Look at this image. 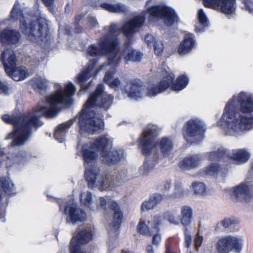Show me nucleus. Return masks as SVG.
<instances>
[{
    "instance_id": "4c0bfd02",
    "label": "nucleus",
    "mask_w": 253,
    "mask_h": 253,
    "mask_svg": "<svg viewBox=\"0 0 253 253\" xmlns=\"http://www.w3.org/2000/svg\"><path fill=\"white\" fill-rule=\"evenodd\" d=\"M198 17L199 23L202 26V28H200L199 27L196 26L195 27V31L197 33L202 32L205 31V28L209 26L208 19L204 13L203 9L199 10L198 12Z\"/></svg>"
},
{
    "instance_id": "58836bf2",
    "label": "nucleus",
    "mask_w": 253,
    "mask_h": 253,
    "mask_svg": "<svg viewBox=\"0 0 253 253\" xmlns=\"http://www.w3.org/2000/svg\"><path fill=\"white\" fill-rule=\"evenodd\" d=\"M47 83V81L44 78L41 77L34 78L32 81V85L33 88L40 92L46 88Z\"/></svg>"
},
{
    "instance_id": "f03ea898",
    "label": "nucleus",
    "mask_w": 253,
    "mask_h": 253,
    "mask_svg": "<svg viewBox=\"0 0 253 253\" xmlns=\"http://www.w3.org/2000/svg\"><path fill=\"white\" fill-rule=\"evenodd\" d=\"M120 28L118 24L112 23L109 26L104 27L103 30L106 32L98 41L97 43L90 45L86 49V57H95L90 60L87 66L76 77V82L81 85L80 92L87 89L91 83H84L92 76L95 77L103 68L95 69L98 62V57L108 55V65L112 66L105 74L104 82L108 84L112 80L117 71L116 67L121 60L119 54L120 42L116 34L120 31Z\"/></svg>"
},
{
    "instance_id": "f704fd0d",
    "label": "nucleus",
    "mask_w": 253,
    "mask_h": 253,
    "mask_svg": "<svg viewBox=\"0 0 253 253\" xmlns=\"http://www.w3.org/2000/svg\"><path fill=\"white\" fill-rule=\"evenodd\" d=\"M31 158V155L25 151H20L17 154L8 157V160L13 164L24 165Z\"/></svg>"
},
{
    "instance_id": "412c9836",
    "label": "nucleus",
    "mask_w": 253,
    "mask_h": 253,
    "mask_svg": "<svg viewBox=\"0 0 253 253\" xmlns=\"http://www.w3.org/2000/svg\"><path fill=\"white\" fill-rule=\"evenodd\" d=\"M201 159L199 154L190 155L179 163L178 167L182 170H190L197 168L200 165Z\"/></svg>"
},
{
    "instance_id": "49530a36",
    "label": "nucleus",
    "mask_w": 253,
    "mask_h": 253,
    "mask_svg": "<svg viewBox=\"0 0 253 253\" xmlns=\"http://www.w3.org/2000/svg\"><path fill=\"white\" fill-rule=\"evenodd\" d=\"M165 217L168 219L169 222L174 225H178V216L175 212H168L165 214Z\"/></svg>"
},
{
    "instance_id": "2f4dec72",
    "label": "nucleus",
    "mask_w": 253,
    "mask_h": 253,
    "mask_svg": "<svg viewBox=\"0 0 253 253\" xmlns=\"http://www.w3.org/2000/svg\"><path fill=\"white\" fill-rule=\"evenodd\" d=\"M100 6L103 9L112 13H124L127 10V6L122 3L110 4L107 2L102 3Z\"/></svg>"
},
{
    "instance_id": "423d86ee",
    "label": "nucleus",
    "mask_w": 253,
    "mask_h": 253,
    "mask_svg": "<svg viewBox=\"0 0 253 253\" xmlns=\"http://www.w3.org/2000/svg\"><path fill=\"white\" fill-rule=\"evenodd\" d=\"M159 132L157 126L149 124L140 137L139 146L143 154L146 156L143 165L139 169L142 175H147L158 163L159 160L169 156L173 149L172 140L168 137H164L155 142Z\"/></svg>"
},
{
    "instance_id": "79ce46f5",
    "label": "nucleus",
    "mask_w": 253,
    "mask_h": 253,
    "mask_svg": "<svg viewBox=\"0 0 253 253\" xmlns=\"http://www.w3.org/2000/svg\"><path fill=\"white\" fill-rule=\"evenodd\" d=\"M153 45L155 55L157 56H162L164 49V45L163 42L159 39L157 40H155Z\"/></svg>"
},
{
    "instance_id": "c03bdc74",
    "label": "nucleus",
    "mask_w": 253,
    "mask_h": 253,
    "mask_svg": "<svg viewBox=\"0 0 253 253\" xmlns=\"http://www.w3.org/2000/svg\"><path fill=\"white\" fill-rule=\"evenodd\" d=\"M107 199L103 197H99L97 200L94 202V205L96 207L94 209V211L103 210L104 211L107 210Z\"/></svg>"
},
{
    "instance_id": "4be33fe9",
    "label": "nucleus",
    "mask_w": 253,
    "mask_h": 253,
    "mask_svg": "<svg viewBox=\"0 0 253 253\" xmlns=\"http://www.w3.org/2000/svg\"><path fill=\"white\" fill-rule=\"evenodd\" d=\"M170 74L172 75L174 79L175 76L173 74L170 72L169 71H167L164 70L162 71V75L163 76L162 79L167 76V74ZM174 79L172 80L169 86L167 88H168L171 85V89L172 90L175 91H179L183 89L188 85L189 83L188 78L185 75H182L178 77L174 82H173Z\"/></svg>"
},
{
    "instance_id": "2eb2a0df",
    "label": "nucleus",
    "mask_w": 253,
    "mask_h": 253,
    "mask_svg": "<svg viewBox=\"0 0 253 253\" xmlns=\"http://www.w3.org/2000/svg\"><path fill=\"white\" fill-rule=\"evenodd\" d=\"M64 213L67 215V222H71L73 224L78 222H83L86 219L85 211L78 208L76 203L73 201H69L64 209Z\"/></svg>"
},
{
    "instance_id": "4d7b16f0",
    "label": "nucleus",
    "mask_w": 253,
    "mask_h": 253,
    "mask_svg": "<svg viewBox=\"0 0 253 253\" xmlns=\"http://www.w3.org/2000/svg\"><path fill=\"white\" fill-rule=\"evenodd\" d=\"M161 241V236L160 234H156L153 236L152 243L154 245L157 246Z\"/></svg>"
},
{
    "instance_id": "cd10ccee",
    "label": "nucleus",
    "mask_w": 253,
    "mask_h": 253,
    "mask_svg": "<svg viewBox=\"0 0 253 253\" xmlns=\"http://www.w3.org/2000/svg\"><path fill=\"white\" fill-rule=\"evenodd\" d=\"M76 119H71L59 125L55 129L54 134L55 139L60 143L65 140V136L70 127L74 124Z\"/></svg>"
},
{
    "instance_id": "9d476101",
    "label": "nucleus",
    "mask_w": 253,
    "mask_h": 253,
    "mask_svg": "<svg viewBox=\"0 0 253 253\" xmlns=\"http://www.w3.org/2000/svg\"><path fill=\"white\" fill-rule=\"evenodd\" d=\"M147 12L149 14V20L152 23L163 20L167 26H169L178 21L174 10L165 5L151 6L147 8Z\"/></svg>"
},
{
    "instance_id": "864d4df0",
    "label": "nucleus",
    "mask_w": 253,
    "mask_h": 253,
    "mask_svg": "<svg viewBox=\"0 0 253 253\" xmlns=\"http://www.w3.org/2000/svg\"><path fill=\"white\" fill-rule=\"evenodd\" d=\"M121 84V80L117 78L113 79L109 84H108L111 88H114L116 90L120 86Z\"/></svg>"
},
{
    "instance_id": "6e6d98bb",
    "label": "nucleus",
    "mask_w": 253,
    "mask_h": 253,
    "mask_svg": "<svg viewBox=\"0 0 253 253\" xmlns=\"http://www.w3.org/2000/svg\"><path fill=\"white\" fill-rule=\"evenodd\" d=\"M171 186V181L170 180H167L163 183V187L161 191L163 192H166L169 190Z\"/></svg>"
},
{
    "instance_id": "7ed1b4c3",
    "label": "nucleus",
    "mask_w": 253,
    "mask_h": 253,
    "mask_svg": "<svg viewBox=\"0 0 253 253\" xmlns=\"http://www.w3.org/2000/svg\"><path fill=\"white\" fill-rule=\"evenodd\" d=\"M253 94L241 91L226 103L217 122L225 134L238 137L253 129Z\"/></svg>"
},
{
    "instance_id": "7c9ffc66",
    "label": "nucleus",
    "mask_w": 253,
    "mask_h": 253,
    "mask_svg": "<svg viewBox=\"0 0 253 253\" xmlns=\"http://www.w3.org/2000/svg\"><path fill=\"white\" fill-rule=\"evenodd\" d=\"M6 74L15 81H20L25 80L29 76L27 69L24 67L12 68L9 73Z\"/></svg>"
},
{
    "instance_id": "bf43d9fd",
    "label": "nucleus",
    "mask_w": 253,
    "mask_h": 253,
    "mask_svg": "<svg viewBox=\"0 0 253 253\" xmlns=\"http://www.w3.org/2000/svg\"><path fill=\"white\" fill-rule=\"evenodd\" d=\"M8 87L5 85L1 81H0V90L3 93L7 94L8 93Z\"/></svg>"
},
{
    "instance_id": "a19ab883",
    "label": "nucleus",
    "mask_w": 253,
    "mask_h": 253,
    "mask_svg": "<svg viewBox=\"0 0 253 253\" xmlns=\"http://www.w3.org/2000/svg\"><path fill=\"white\" fill-rule=\"evenodd\" d=\"M220 166L218 163H212L205 169V174L211 176L215 175L220 169Z\"/></svg>"
},
{
    "instance_id": "8fccbe9b",
    "label": "nucleus",
    "mask_w": 253,
    "mask_h": 253,
    "mask_svg": "<svg viewBox=\"0 0 253 253\" xmlns=\"http://www.w3.org/2000/svg\"><path fill=\"white\" fill-rule=\"evenodd\" d=\"M158 38H155L152 35L148 34H147L144 38V40L146 44L151 47L155 42V40H158Z\"/></svg>"
},
{
    "instance_id": "13d9d810",
    "label": "nucleus",
    "mask_w": 253,
    "mask_h": 253,
    "mask_svg": "<svg viewBox=\"0 0 253 253\" xmlns=\"http://www.w3.org/2000/svg\"><path fill=\"white\" fill-rule=\"evenodd\" d=\"M44 4L49 8V10L51 11H53V7H52L54 0H42Z\"/></svg>"
},
{
    "instance_id": "b1692460",
    "label": "nucleus",
    "mask_w": 253,
    "mask_h": 253,
    "mask_svg": "<svg viewBox=\"0 0 253 253\" xmlns=\"http://www.w3.org/2000/svg\"><path fill=\"white\" fill-rule=\"evenodd\" d=\"M170 74L172 75L174 79L175 76L173 74L170 72L169 71H167L164 70L162 71V75L163 76L162 79L167 76V74ZM174 79L172 80L169 86L167 88H168L171 85V89L172 90L175 91H179L183 89L188 85L189 83L188 78L185 75H182L178 77L174 82H173Z\"/></svg>"
},
{
    "instance_id": "dca6fc26",
    "label": "nucleus",
    "mask_w": 253,
    "mask_h": 253,
    "mask_svg": "<svg viewBox=\"0 0 253 253\" xmlns=\"http://www.w3.org/2000/svg\"><path fill=\"white\" fill-rule=\"evenodd\" d=\"M232 195L237 201L249 202L253 196V184L252 183H242L234 187Z\"/></svg>"
},
{
    "instance_id": "69168bd1",
    "label": "nucleus",
    "mask_w": 253,
    "mask_h": 253,
    "mask_svg": "<svg viewBox=\"0 0 253 253\" xmlns=\"http://www.w3.org/2000/svg\"><path fill=\"white\" fill-rule=\"evenodd\" d=\"M122 253H134L130 251H123Z\"/></svg>"
},
{
    "instance_id": "c85d7f7f",
    "label": "nucleus",
    "mask_w": 253,
    "mask_h": 253,
    "mask_svg": "<svg viewBox=\"0 0 253 253\" xmlns=\"http://www.w3.org/2000/svg\"><path fill=\"white\" fill-rule=\"evenodd\" d=\"M228 156L229 150L223 147H220L216 151L210 152L208 154V159L211 161L228 162Z\"/></svg>"
},
{
    "instance_id": "de8ad7c7",
    "label": "nucleus",
    "mask_w": 253,
    "mask_h": 253,
    "mask_svg": "<svg viewBox=\"0 0 253 253\" xmlns=\"http://www.w3.org/2000/svg\"><path fill=\"white\" fill-rule=\"evenodd\" d=\"M175 191L170 195V197L172 199H179L182 198L184 195V190L180 187V186L175 185Z\"/></svg>"
},
{
    "instance_id": "4468645a",
    "label": "nucleus",
    "mask_w": 253,
    "mask_h": 253,
    "mask_svg": "<svg viewBox=\"0 0 253 253\" xmlns=\"http://www.w3.org/2000/svg\"><path fill=\"white\" fill-rule=\"evenodd\" d=\"M203 4L206 7L220 10L226 15L235 13L237 7L236 0H203Z\"/></svg>"
},
{
    "instance_id": "a211bd4d",
    "label": "nucleus",
    "mask_w": 253,
    "mask_h": 253,
    "mask_svg": "<svg viewBox=\"0 0 253 253\" xmlns=\"http://www.w3.org/2000/svg\"><path fill=\"white\" fill-rule=\"evenodd\" d=\"M196 45L195 37L192 33L185 35L177 49L178 53L183 56L189 53Z\"/></svg>"
},
{
    "instance_id": "a18cd8bd",
    "label": "nucleus",
    "mask_w": 253,
    "mask_h": 253,
    "mask_svg": "<svg viewBox=\"0 0 253 253\" xmlns=\"http://www.w3.org/2000/svg\"><path fill=\"white\" fill-rule=\"evenodd\" d=\"M74 240H71L70 246V253H87L86 251L81 248L80 245L74 243Z\"/></svg>"
},
{
    "instance_id": "a878e982",
    "label": "nucleus",
    "mask_w": 253,
    "mask_h": 253,
    "mask_svg": "<svg viewBox=\"0 0 253 253\" xmlns=\"http://www.w3.org/2000/svg\"><path fill=\"white\" fill-rule=\"evenodd\" d=\"M251 156L249 151L245 149H238L229 150L228 160L230 162L232 161H237L239 164L246 163Z\"/></svg>"
},
{
    "instance_id": "5fc2aeb1",
    "label": "nucleus",
    "mask_w": 253,
    "mask_h": 253,
    "mask_svg": "<svg viewBox=\"0 0 253 253\" xmlns=\"http://www.w3.org/2000/svg\"><path fill=\"white\" fill-rule=\"evenodd\" d=\"M89 26L91 27H95L98 25L96 18L93 16H89L88 18Z\"/></svg>"
},
{
    "instance_id": "ea45409f",
    "label": "nucleus",
    "mask_w": 253,
    "mask_h": 253,
    "mask_svg": "<svg viewBox=\"0 0 253 253\" xmlns=\"http://www.w3.org/2000/svg\"><path fill=\"white\" fill-rule=\"evenodd\" d=\"M104 175V176H106V175H110L111 176V180L113 181L114 182V185L112 187H111L110 189H108V190H103V191H109V190H112L116 185H117V184L116 183V181H125L126 180H127V171L126 170H122V171H121V172H120L118 175L117 176H116V180L115 179V178L114 177V176L112 175L111 174H107V173H100V172H99V174H98V176H100V175ZM100 191H101L100 190H99Z\"/></svg>"
},
{
    "instance_id": "e2e57ef3",
    "label": "nucleus",
    "mask_w": 253,
    "mask_h": 253,
    "mask_svg": "<svg viewBox=\"0 0 253 253\" xmlns=\"http://www.w3.org/2000/svg\"><path fill=\"white\" fill-rule=\"evenodd\" d=\"M82 16L81 15H76L75 17V20L76 21L79 22L82 19Z\"/></svg>"
},
{
    "instance_id": "680f3d73",
    "label": "nucleus",
    "mask_w": 253,
    "mask_h": 253,
    "mask_svg": "<svg viewBox=\"0 0 253 253\" xmlns=\"http://www.w3.org/2000/svg\"><path fill=\"white\" fill-rule=\"evenodd\" d=\"M4 216H5V212H4V211H3L2 212L0 213V220L1 219V221L3 222H5V219L4 218Z\"/></svg>"
},
{
    "instance_id": "5701e85b",
    "label": "nucleus",
    "mask_w": 253,
    "mask_h": 253,
    "mask_svg": "<svg viewBox=\"0 0 253 253\" xmlns=\"http://www.w3.org/2000/svg\"><path fill=\"white\" fill-rule=\"evenodd\" d=\"M170 74L172 75L174 79L175 76L173 74L170 72L169 71H167L164 70L162 71V75L163 76L162 79L167 76V74ZM174 79L172 80L169 86L167 88H168L171 85V89L172 90L175 91H179L183 89L188 85L189 83L188 78L185 75H182L178 77L174 82H173Z\"/></svg>"
},
{
    "instance_id": "37998d69",
    "label": "nucleus",
    "mask_w": 253,
    "mask_h": 253,
    "mask_svg": "<svg viewBox=\"0 0 253 253\" xmlns=\"http://www.w3.org/2000/svg\"><path fill=\"white\" fill-rule=\"evenodd\" d=\"M192 187L196 194L202 195L206 192V186L202 182H193L192 183Z\"/></svg>"
},
{
    "instance_id": "1a4fd4ad",
    "label": "nucleus",
    "mask_w": 253,
    "mask_h": 253,
    "mask_svg": "<svg viewBox=\"0 0 253 253\" xmlns=\"http://www.w3.org/2000/svg\"><path fill=\"white\" fill-rule=\"evenodd\" d=\"M145 21V18L144 15H138L126 22L121 28L123 34L127 39L125 43L126 49L125 50V52L126 53L124 57L126 64L129 62H140L143 56L142 52L130 48L129 45L131 44L130 38L137 30L144 24Z\"/></svg>"
},
{
    "instance_id": "09e8293b",
    "label": "nucleus",
    "mask_w": 253,
    "mask_h": 253,
    "mask_svg": "<svg viewBox=\"0 0 253 253\" xmlns=\"http://www.w3.org/2000/svg\"><path fill=\"white\" fill-rule=\"evenodd\" d=\"M245 5V8L253 15V1L252 0H242Z\"/></svg>"
},
{
    "instance_id": "9b49d317",
    "label": "nucleus",
    "mask_w": 253,
    "mask_h": 253,
    "mask_svg": "<svg viewBox=\"0 0 253 253\" xmlns=\"http://www.w3.org/2000/svg\"><path fill=\"white\" fill-rule=\"evenodd\" d=\"M109 208L113 213V220L109 224L108 230L110 235L108 247L111 250L118 245L117 237L119 234V229L122 224L123 213L118 203L115 201L109 203Z\"/></svg>"
},
{
    "instance_id": "3c124183",
    "label": "nucleus",
    "mask_w": 253,
    "mask_h": 253,
    "mask_svg": "<svg viewBox=\"0 0 253 253\" xmlns=\"http://www.w3.org/2000/svg\"><path fill=\"white\" fill-rule=\"evenodd\" d=\"M203 242V237L199 233L197 234L194 238V246L198 251V249L201 246Z\"/></svg>"
},
{
    "instance_id": "0eeeda50",
    "label": "nucleus",
    "mask_w": 253,
    "mask_h": 253,
    "mask_svg": "<svg viewBox=\"0 0 253 253\" xmlns=\"http://www.w3.org/2000/svg\"><path fill=\"white\" fill-rule=\"evenodd\" d=\"M19 3L15 2L10 12V18L13 21H20L22 33L29 41L33 42H42L49 44L52 39L47 20L41 16L37 9L36 14H32L31 18H25L23 11L19 8Z\"/></svg>"
},
{
    "instance_id": "aec40b11",
    "label": "nucleus",
    "mask_w": 253,
    "mask_h": 253,
    "mask_svg": "<svg viewBox=\"0 0 253 253\" xmlns=\"http://www.w3.org/2000/svg\"><path fill=\"white\" fill-rule=\"evenodd\" d=\"M0 60L6 73H9L16 66L17 59L14 51L11 49H5L2 52Z\"/></svg>"
},
{
    "instance_id": "39448f33",
    "label": "nucleus",
    "mask_w": 253,
    "mask_h": 253,
    "mask_svg": "<svg viewBox=\"0 0 253 253\" xmlns=\"http://www.w3.org/2000/svg\"><path fill=\"white\" fill-rule=\"evenodd\" d=\"M104 89L103 84H98L84 104L78 118L81 134L99 133L104 130L103 116L98 110L107 111L114 100V96L105 92Z\"/></svg>"
},
{
    "instance_id": "338daca9",
    "label": "nucleus",
    "mask_w": 253,
    "mask_h": 253,
    "mask_svg": "<svg viewBox=\"0 0 253 253\" xmlns=\"http://www.w3.org/2000/svg\"><path fill=\"white\" fill-rule=\"evenodd\" d=\"M58 204L60 207V210H61V209H62L61 201V200L58 201Z\"/></svg>"
},
{
    "instance_id": "f8f14e48",
    "label": "nucleus",
    "mask_w": 253,
    "mask_h": 253,
    "mask_svg": "<svg viewBox=\"0 0 253 253\" xmlns=\"http://www.w3.org/2000/svg\"><path fill=\"white\" fill-rule=\"evenodd\" d=\"M205 131L204 123L199 119L193 118L187 122L183 136L189 144L199 143L203 140Z\"/></svg>"
},
{
    "instance_id": "72a5a7b5",
    "label": "nucleus",
    "mask_w": 253,
    "mask_h": 253,
    "mask_svg": "<svg viewBox=\"0 0 253 253\" xmlns=\"http://www.w3.org/2000/svg\"><path fill=\"white\" fill-rule=\"evenodd\" d=\"M0 189L9 196L14 195L16 193L14 184L8 177H0Z\"/></svg>"
},
{
    "instance_id": "f257e3e1",
    "label": "nucleus",
    "mask_w": 253,
    "mask_h": 253,
    "mask_svg": "<svg viewBox=\"0 0 253 253\" xmlns=\"http://www.w3.org/2000/svg\"><path fill=\"white\" fill-rule=\"evenodd\" d=\"M55 91L45 98L38 104L34 111L23 115L2 116L3 122L14 126V131L9 133L6 139H13L11 147L20 146L24 144L32 136V128L38 127L43 124L39 117L45 116L51 118L55 117L59 112V104L69 105L71 104L72 96L76 91V87L69 82L63 89L61 84L55 85Z\"/></svg>"
},
{
    "instance_id": "774afa93",
    "label": "nucleus",
    "mask_w": 253,
    "mask_h": 253,
    "mask_svg": "<svg viewBox=\"0 0 253 253\" xmlns=\"http://www.w3.org/2000/svg\"><path fill=\"white\" fill-rule=\"evenodd\" d=\"M166 253H171L170 250L167 248Z\"/></svg>"
},
{
    "instance_id": "473e14b6",
    "label": "nucleus",
    "mask_w": 253,
    "mask_h": 253,
    "mask_svg": "<svg viewBox=\"0 0 253 253\" xmlns=\"http://www.w3.org/2000/svg\"><path fill=\"white\" fill-rule=\"evenodd\" d=\"M80 201L84 206L88 208L90 211H94L96 206L94 205L93 200L92 194L91 192L85 191L81 192L80 194Z\"/></svg>"
},
{
    "instance_id": "c756f323",
    "label": "nucleus",
    "mask_w": 253,
    "mask_h": 253,
    "mask_svg": "<svg viewBox=\"0 0 253 253\" xmlns=\"http://www.w3.org/2000/svg\"><path fill=\"white\" fill-rule=\"evenodd\" d=\"M93 228L91 227H87L79 232L76 236L74 237L72 240H74V243L79 245L85 244L88 243L92 239Z\"/></svg>"
},
{
    "instance_id": "ddd939ff",
    "label": "nucleus",
    "mask_w": 253,
    "mask_h": 253,
    "mask_svg": "<svg viewBox=\"0 0 253 253\" xmlns=\"http://www.w3.org/2000/svg\"><path fill=\"white\" fill-rule=\"evenodd\" d=\"M243 247V240L234 236H227L218 240L216 249L219 253H229L233 251L240 253Z\"/></svg>"
},
{
    "instance_id": "0e129e2a",
    "label": "nucleus",
    "mask_w": 253,
    "mask_h": 253,
    "mask_svg": "<svg viewBox=\"0 0 253 253\" xmlns=\"http://www.w3.org/2000/svg\"><path fill=\"white\" fill-rule=\"evenodd\" d=\"M76 30L77 32L79 33L81 32L82 28L80 26H79L78 24H77L76 27Z\"/></svg>"
},
{
    "instance_id": "6e6552de",
    "label": "nucleus",
    "mask_w": 253,
    "mask_h": 253,
    "mask_svg": "<svg viewBox=\"0 0 253 253\" xmlns=\"http://www.w3.org/2000/svg\"><path fill=\"white\" fill-rule=\"evenodd\" d=\"M174 77L167 74L157 84H150L146 89L142 85L140 80H127L122 88V92L131 99L137 100L145 96L154 97L165 91L169 86Z\"/></svg>"
},
{
    "instance_id": "bb28decb",
    "label": "nucleus",
    "mask_w": 253,
    "mask_h": 253,
    "mask_svg": "<svg viewBox=\"0 0 253 253\" xmlns=\"http://www.w3.org/2000/svg\"><path fill=\"white\" fill-rule=\"evenodd\" d=\"M162 194L155 193L149 196L148 200H145L141 205V210L142 211H146L154 209L163 200Z\"/></svg>"
},
{
    "instance_id": "20e7f679",
    "label": "nucleus",
    "mask_w": 253,
    "mask_h": 253,
    "mask_svg": "<svg viewBox=\"0 0 253 253\" xmlns=\"http://www.w3.org/2000/svg\"><path fill=\"white\" fill-rule=\"evenodd\" d=\"M113 146V138L108 134L98 136L83 145L81 154L84 161L85 167L84 177L88 188H97L100 190L110 189L114 185L110 175H103L98 176L99 168L94 163L100 155Z\"/></svg>"
},
{
    "instance_id": "c9c22d12",
    "label": "nucleus",
    "mask_w": 253,
    "mask_h": 253,
    "mask_svg": "<svg viewBox=\"0 0 253 253\" xmlns=\"http://www.w3.org/2000/svg\"><path fill=\"white\" fill-rule=\"evenodd\" d=\"M193 217L192 208L188 206H182L181 208L180 222L184 226L189 225Z\"/></svg>"
},
{
    "instance_id": "f3484780",
    "label": "nucleus",
    "mask_w": 253,
    "mask_h": 253,
    "mask_svg": "<svg viewBox=\"0 0 253 253\" xmlns=\"http://www.w3.org/2000/svg\"><path fill=\"white\" fill-rule=\"evenodd\" d=\"M102 163L108 166L117 164L125 158L124 150L121 148L106 150L101 155Z\"/></svg>"
},
{
    "instance_id": "6ab92c4d",
    "label": "nucleus",
    "mask_w": 253,
    "mask_h": 253,
    "mask_svg": "<svg viewBox=\"0 0 253 253\" xmlns=\"http://www.w3.org/2000/svg\"><path fill=\"white\" fill-rule=\"evenodd\" d=\"M154 226H152V223L150 221L148 222L149 227L143 221H140L137 225V230L138 232L143 235L150 236L152 233L159 231V226L161 224L160 217L155 216L154 217Z\"/></svg>"
},
{
    "instance_id": "603ef678",
    "label": "nucleus",
    "mask_w": 253,
    "mask_h": 253,
    "mask_svg": "<svg viewBox=\"0 0 253 253\" xmlns=\"http://www.w3.org/2000/svg\"><path fill=\"white\" fill-rule=\"evenodd\" d=\"M185 244L187 248H189L191 244V237L188 230L185 228L184 230Z\"/></svg>"
},
{
    "instance_id": "052dcab7",
    "label": "nucleus",
    "mask_w": 253,
    "mask_h": 253,
    "mask_svg": "<svg viewBox=\"0 0 253 253\" xmlns=\"http://www.w3.org/2000/svg\"><path fill=\"white\" fill-rule=\"evenodd\" d=\"M146 251L147 253H154L153 247L151 245H148L147 246Z\"/></svg>"
},
{
    "instance_id": "393cba45",
    "label": "nucleus",
    "mask_w": 253,
    "mask_h": 253,
    "mask_svg": "<svg viewBox=\"0 0 253 253\" xmlns=\"http://www.w3.org/2000/svg\"><path fill=\"white\" fill-rule=\"evenodd\" d=\"M21 38L20 33L14 30L5 29L0 35V40L3 43L15 44Z\"/></svg>"
},
{
    "instance_id": "e433bc0d",
    "label": "nucleus",
    "mask_w": 253,
    "mask_h": 253,
    "mask_svg": "<svg viewBox=\"0 0 253 253\" xmlns=\"http://www.w3.org/2000/svg\"><path fill=\"white\" fill-rule=\"evenodd\" d=\"M238 224V221L237 220L229 218H224L219 223L224 228H229L231 232H235L239 230Z\"/></svg>"
}]
</instances>
